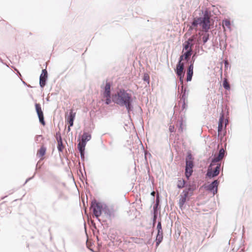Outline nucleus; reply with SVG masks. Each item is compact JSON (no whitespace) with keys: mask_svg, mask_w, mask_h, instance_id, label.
I'll list each match as a JSON object with an SVG mask.
<instances>
[{"mask_svg":"<svg viewBox=\"0 0 252 252\" xmlns=\"http://www.w3.org/2000/svg\"><path fill=\"white\" fill-rule=\"evenodd\" d=\"M113 101L118 105L125 106L128 111L131 109V103L132 101L131 94L124 89L120 90L113 95Z\"/></svg>","mask_w":252,"mask_h":252,"instance_id":"obj_1","label":"nucleus"},{"mask_svg":"<svg viewBox=\"0 0 252 252\" xmlns=\"http://www.w3.org/2000/svg\"><path fill=\"white\" fill-rule=\"evenodd\" d=\"M211 25L209 16L208 14H205L203 17L194 19L190 29L207 32L210 29Z\"/></svg>","mask_w":252,"mask_h":252,"instance_id":"obj_2","label":"nucleus"},{"mask_svg":"<svg viewBox=\"0 0 252 252\" xmlns=\"http://www.w3.org/2000/svg\"><path fill=\"white\" fill-rule=\"evenodd\" d=\"M194 189L189 186L187 189H185L182 193L180 195L179 201V205L180 208H182L189 197L193 195Z\"/></svg>","mask_w":252,"mask_h":252,"instance_id":"obj_3","label":"nucleus"},{"mask_svg":"<svg viewBox=\"0 0 252 252\" xmlns=\"http://www.w3.org/2000/svg\"><path fill=\"white\" fill-rule=\"evenodd\" d=\"M220 166L221 163L212 160L207 170V176L212 178L218 175L220 173Z\"/></svg>","mask_w":252,"mask_h":252,"instance_id":"obj_4","label":"nucleus"},{"mask_svg":"<svg viewBox=\"0 0 252 252\" xmlns=\"http://www.w3.org/2000/svg\"><path fill=\"white\" fill-rule=\"evenodd\" d=\"M228 123L227 120H224V115L222 113L221 114V115L220 116L219 122V125H218V135L219 136H220L221 137H223L225 133L226 132V131L225 130L226 125Z\"/></svg>","mask_w":252,"mask_h":252,"instance_id":"obj_5","label":"nucleus"},{"mask_svg":"<svg viewBox=\"0 0 252 252\" xmlns=\"http://www.w3.org/2000/svg\"><path fill=\"white\" fill-rule=\"evenodd\" d=\"M193 158L192 155L190 154H188L187 159H186V176L187 178H189L193 172Z\"/></svg>","mask_w":252,"mask_h":252,"instance_id":"obj_6","label":"nucleus"},{"mask_svg":"<svg viewBox=\"0 0 252 252\" xmlns=\"http://www.w3.org/2000/svg\"><path fill=\"white\" fill-rule=\"evenodd\" d=\"M110 84L106 83L104 88V91L102 94V101H105L106 104H109L111 102L110 97Z\"/></svg>","mask_w":252,"mask_h":252,"instance_id":"obj_7","label":"nucleus"},{"mask_svg":"<svg viewBox=\"0 0 252 252\" xmlns=\"http://www.w3.org/2000/svg\"><path fill=\"white\" fill-rule=\"evenodd\" d=\"M76 117V112L72 109L70 110L68 114H65V120L67 124L68 125V131L70 130V127L73 126V122Z\"/></svg>","mask_w":252,"mask_h":252,"instance_id":"obj_8","label":"nucleus"},{"mask_svg":"<svg viewBox=\"0 0 252 252\" xmlns=\"http://www.w3.org/2000/svg\"><path fill=\"white\" fill-rule=\"evenodd\" d=\"M184 64L183 63H178L177 64L176 73L178 76L180 78V80L182 83L183 82Z\"/></svg>","mask_w":252,"mask_h":252,"instance_id":"obj_9","label":"nucleus"},{"mask_svg":"<svg viewBox=\"0 0 252 252\" xmlns=\"http://www.w3.org/2000/svg\"><path fill=\"white\" fill-rule=\"evenodd\" d=\"M94 215L96 218H98L101 214V207L98 203L93 202L91 206Z\"/></svg>","mask_w":252,"mask_h":252,"instance_id":"obj_10","label":"nucleus"},{"mask_svg":"<svg viewBox=\"0 0 252 252\" xmlns=\"http://www.w3.org/2000/svg\"><path fill=\"white\" fill-rule=\"evenodd\" d=\"M35 109L36 111L37 112V114L38 115V117L39 118V122L41 123L42 125L44 126L45 125V121L44 120V116H43V113L42 112V110L41 109V107L40 106V104L39 103H36L35 104Z\"/></svg>","mask_w":252,"mask_h":252,"instance_id":"obj_11","label":"nucleus"},{"mask_svg":"<svg viewBox=\"0 0 252 252\" xmlns=\"http://www.w3.org/2000/svg\"><path fill=\"white\" fill-rule=\"evenodd\" d=\"M48 73L46 69H43L40 76L39 84L41 87L43 88L46 84V81L47 78Z\"/></svg>","mask_w":252,"mask_h":252,"instance_id":"obj_12","label":"nucleus"},{"mask_svg":"<svg viewBox=\"0 0 252 252\" xmlns=\"http://www.w3.org/2000/svg\"><path fill=\"white\" fill-rule=\"evenodd\" d=\"M219 185V182L217 180H215L208 187V189L212 191L213 194H216L218 190V186Z\"/></svg>","mask_w":252,"mask_h":252,"instance_id":"obj_13","label":"nucleus"},{"mask_svg":"<svg viewBox=\"0 0 252 252\" xmlns=\"http://www.w3.org/2000/svg\"><path fill=\"white\" fill-rule=\"evenodd\" d=\"M46 151V148L44 146H41L40 148L37 151L36 156L38 158H39L40 160L44 159V156L45 155Z\"/></svg>","mask_w":252,"mask_h":252,"instance_id":"obj_14","label":"nucleus"},{"mask_svg":"<svg viewBox=\"0 0 252 252\" xmlns=\"http://www.w3.org/2000/svg\"><path fill=\"white\" fill-rule=\"evenodd\" d=\"M225 151L223 148L220 149L218 156L217 157H215L212 160L218 163H221V160L223 158L224 156Z\"/></svg>","mask_w":252,"mask_h":252,"instance_id":"obj_15","label":"nucleus"},{"mask_svg":"<svg viewBox=\"0 0 252 252\" xmlns=\"http://www.w3.org/2000/svg\"><path fill=\"white\" fill-rule=\"evenodd\" d=\"M193 63H191L189 66L187 70V81H190L193 75Z\"/></svg>","mask_w":252,"mask_h":252,"instance_id":"obj_16","label":"nucleus"},{"mask_svg":"<svg viewBox=\"0 0 252 252\" xmlns=\"http://www.w3.org/2000/svg\"><path fill=\"white\" fill-rule=\"evenodd\" d=\"M192 41V39L191 38H189L188 41H186L184 43L183 52L184 51V50L187 51L190 48V49H192L191 47L192 46V44L191 43Z\"/></svg>","mask_w":252,"mask_h":252,"instance_id":"obj_17","label":"nucleus"},{"mask_svg":"<svg viewBox=\"0 0 252 252\" xmlns=\"http://www.w3.org/2000/svg\"><path fill=\"white\" fill-rule=\"evenodd\" d=\"M86 143L82 141H80L78 144V148L81 153V156H83V152L85 150Z\"/></svg>","mask_w":252,"mask_h":252,"instance_id":"obj_18","label":"nucleus"},{"mask_svg":"<svg viewBox=\"0 0 252 252\" xmlns=\"http://www.w3.org/2000/svg\"><path fill=\"white\" fill-rule=\"evenodd\" d=\"M186 181L183 178H179L177 182V186L178 188L182 189L185 187Z\"/></svg>","mask_w":252,"mask_h":252,"instance_id":"obj_19","label":"nucleus"},{"mask_svg":"<svg viewBox=\"0 0 252 252\" xmlns=\"http://www.w3.org/2000/svg\"><path fill=\"white\" fill-rule=\"evenodd\" d=\"M91 138V135L88 133H83L82 137V141L86 143L87 141H89Z\"/></svg>","mask_w":252,"mask_h":252,"instance_id":"obj_20","label":"nucleus"},{"mask_svg":"<svg viewBox=\"0 0 252 252\" xmlns=\"http://www.w3.org/2000/svg\"><path fill=\"white\" fill-rule=\"evenodd\" d=\"M163 239V234L158 233L156 237V245L158 246Z\"/></svg>","mask_w":252,"mask_h":252,"instance_id":"obj_21","label":"nucleus"},{"mask_svg":"<svg viewBox=\"0 0 252 252\" xmlns=\"http://www.w3.org/2000/svg\"><path fill=\"white\" fill-rule=\"evenodd\" d=\"M191 51H192V49H190V48L189 49V50H188L184 53L183 56H184V59L185 60H187L191 56Z\"/></svg>","mask_w":252,"mask_h":252,"instance_id":"obj_22","label":"nucleus"},{"mask_svg":"<svg viewBox=\"0 0 252 252\" xmlns=\"http://www.w3.org/2000/svg\"><path fill=\"white\" fill-rule=\"evenodd\" d=\"M58 149L60 152H62L64 148V147L63 146L62 139H60L58 141Z\"/></svg>","mask_w":252,"mask_h":252,"instance_id":"obj_23","label":"nucleus"},{"mask_svg":"<svg viewBox=\"0 0 252 252\" xmlns=\"http://www.w3.org/2000/svg\"><path fill=\"white\" fill-rule=\"evenodd\" d=\"M223 86L226 90H229L230 87L227 79L225 78L223 82Z\"/></svg>","mask_w":252,"mask_h":252,"instance_id":"obj_24","label":"nucleus"},{"mask_svg":"<svg viewBox=\"0 0 252 252\" xmlns=\"http://www.w3.org/2000/svg\"><path fill=\"white\" fill-rule=\"evenodd\" d=\"M157 229H158V233H162L163 234V231L162 230L161 223L160 221L158 222L157 225Z\"/></svg>","mask_w":252,"mask_h":252,"instance_id":"obj_25","label":"nucleus"},{"mask_svg":"<svg viewBox=\"0 0 252 252\" xmlns=\"http://www.w3.org/2000/svg\"><path fill=\"white\" fill-rule=\"evenodd\" d=\"M143 80L144 81H146L149 83L150 81L149 75L148 74H145L144 75Z\"/></svg>","mask_w":252,"mask_h":252,"instance_id":"obj_26","label":"nucleus"},{"mask_svg":"<svg viewBox=\"0 0 252 252\" xmlns=\"http://www.w3.org/2000/svg\"><path fill=\"white\" fill-rule=\"evenodd\" d=\"M222 25L223 26L229 27L230 23L228 20H226L223 21Z\"/></svg>","mask_w":252,"mask_h":252,"instance_id":"obj_27","label":"nucleus"},{"mask_svg":"<svg viewBox=\"0 0 252 252\" xmlns=\"http://www.w3.org/2000/svg\"><path fill=\"white\" fill-rule=\"evenodd\" d=\"M54 187L55 188V189H56V190L60 194V195H62V191H61L58 188V185H55L54 186Z\"/></svg>","mask_w":252,"mask_h":252,"instance_id":"obj_28","label":"nucleus"},{"mask_svg":"<svg viewBox=\"0 0 252 252\" xmlns=\"http://www.w3.org/2000/svg\"><path fill=\"white\" fill-rule=\"evenodd\" d=\"M208 37H209L208 34H206L203 37V41L204 43H205L207 42V41L208 39Z\"/></svg>","mask_w":252,"mask_h":252,"instance_id":"obj_29","label":"nucleus"},{"mask_svg":"<svg viewBox=\"0 0 252 252\" xmlns=\"http://www.w3.org/2000/svg\"><path fill=\"white\" fill-rule=\"evenodd\" d=\"M169 130L171 132H174V126H170L169 127Z\"/></svg>","mask_w":252,"mask_h":252,"instance_id":"obj_30","label":"nucleus"},{"mask_svg":"<svg viewBox=\"0 0 252 252\" xmlns=\"http://www.w3.org/2000/svg\"><path fill=\"white\" fill-rule=\"evenodd\" d=\"M184 59V56H183V55L181 56L180 57V60H179V63H182V61Z\"/></svg>","mask_w":252,"mask_h":252,"instance_id":"obj_31","label":"nucleus"},{"mask_svg":"<svg viewBox=\"0 0 252 252\" xmlns=\"http://www.w3.org/2000/svg\"><path fill=\"white\" fill-rule=\"evenodd\" d=\"M152 195H154V194H155V192H154H154H153L152 193Z\"/></svg>","mask_w":252,"mask_h":252,"instance_id":"obj_32","label":"nucleus"}]
</instances>
